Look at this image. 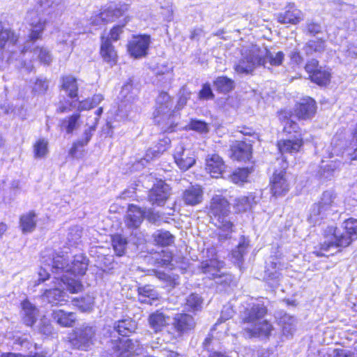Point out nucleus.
Here are the masks:
<instances>
[{"label": "nucleus", "instance_id": "09e8293b", "mask_svg": "<svg viewBox=\"0 0 357 357\" xmlns=\"http://www.w3.org/2000/svg\"><path fill=\"white\" fill-rule=\"evenodd\" d=\"M73 303L82 312H89L93 308L94 298L91 296L86 295L80 298L74 299Z\"/></svg>", "mask_w": 357, "mask_h": 357}, {"label": "nucleus", "instance_id": "2f4dec72", "mask_svg": "<svg viewBox=\"0 0 357 357\" xmlns=\"http://www.w3.org/2000/svg\"><path fill=\"white\" fill-rule=\"evenodd\" d=\"M61 89L71 98L77 96L78 84L77 79L73 75H66L61 78Z\"/></svg>", "mask_w": 357, "mask_h": 357}, {"label": "nucleus", "instance_id": "423d86ee", "mask_svg": "<svg viewBox=\"0 0 357 357\" xmlns=\"http://www.w3.org/2000/svg\"><path fill=\"white\" fill-rule=\"evenodd\" d=\"M37 39H31L29 34L28 40L24 43L23 49L19 53V61L21 68H24L28 73L33 70L32 59L37 57L40 63L49 65L52 61V56L50 52L43 47H33V43Z\"/></svg>", "mask_w": 357, "mask_h": 357}, {"label": "nucleus", "instance_id": "f8f14e48", "mask_svg": "<svg viewBox=\"0 0 357 357\" xmlns=\"http://www.w3.org/2000/svg\"><path fill=\"white\" fill-rule=\"evenodd\" d=\"M110 347L116 357H131L139 355L141 347L137 341H132L128 338H120L111 340Z\"/></svg>", "mask_w": 357, "mask_h": 357}, {"label": "nucleus", "instance_id": "8fccbe9b", "mask_svg": "<svg viewBox=\"0 0 357 357\" xmlns=\"http://www.w3.org/2000/svg\"><path fill=\"white\" fill-rule=\"evenodd\" d=\"M79 114H74L63 119L61 122V127L66 130L67 133H72L73 130L77 129L79 126Z\"/></svg>", "mask_w": 357, "mask_h": 357}, {"label": "nucleus", "instance_id": "f257e3e1", "mask_svg": "<svg viewBox=\"0 0 357 357\" xmlns=\"http://www.w3.org/2000/svg\"><path fill=\"white\" fill-rule=\"evenodd\" d=\"M266 314L267 308L261 303L249 304L243 311L241 312V321L247 324L243 331L246 338H269L274 327L268 320L263 319Z\"/></svg>", "mask_w": 357, "mask_h": 357}, {"label": "nucleus", "instance_id": "72a5a7b5", "mask_svg": "<svg viewBox=\"0 0 357 357\" xmlns=\"http://www.w3.org/2000/svg\"><path fill=\"white\" fill-rule=\"evenodd\" d=\"M259 200V197L252 193L248 196H241L235 199L234 208L238 212L246 211L256 204Z\"/></svg>", "mask_w": 357, "mask_h": 357}, {"label": "nucleus", "instance_id": "c756f323", "mask_svg": "<svg viewBox=\"0 0 357 357\" xmlns=\"http://www.w3.org/2000/svg\"><path fill=\"white\" fill-rule=\"evenodd\" d=\"M171 140L167 137H164L160 139L158 144L153 147L147 150L145 157L143 160L149 162V160L159 157L164 153L169 146Z\"/></svg>", "mask_w": 357, "mask_h": 357}, {"label": "nucleus", "instance_id": "f704fd0d", "mask_svg": "<svg viewBox=\"0 0 357 357\" xmlns=\"http://www.w3.org/2000/svg\"><path fill=\"white\" fill-rule=\"evenodd\" d=\"M169 321V317L160 311H156L149 317L150 327L155 332L160 331L165 327Z\"/></svg>", "mask_w": 357, "mask_h": 357}, {"label": "nucleus", "instance_id": "ddd939ff", "mask_svg": "<svg viewBox=\"0 0 357 357\" xmlns=\"http://www.w3.org/2000/svg\"><path fill=\"white\" fill-rule=\"evenodd\" d=\"M223 266V261H220L216 258H211L202 261L199 268L207 278L221 284L229 280V276L220 271Z\"/></svg>", "mask_w": 357, "mask_h": 357}, {"label": "nucleus", "instance_id": "6e6552de", "mask_svg": "<svg viewBox=\"0 0 357 357\" xmlns=\"http://www.w3.org/2000/svg\"><path fill=\"white\" fill-rule=\"evenodd\" d=\"M50 261L52 262V269L61 271V275L65 274H71L74 276L83 275L89 266V260L82 254L75 255L70 264L68 263V259L66 257L59 254H53L52 260Z\"/></svg>", "mask_w": 357, "mask_h": 357}, {"label": "nucleus", "instance_id": "412c9836", "mask_svg": "<svg viewBox=\"0 0 357 357\" xmlns=\"http://www.w3.org/2000/svg\"><path fill=\"white\" fill-rule=\"evenodd\" d=\"M316 102L311 98H305L297 105L296 114L298 119H308L312 118L316 112Z\"/></svg>", "mask_w": 357, "mask_h": 357}, {"label": "nucleus", "instance_id": "a878e982", "mask_svg": "<svg viewBox=\"0 0 357 357\" xmlns=\"http://www.w3.org/2000/svg\"><path fill=\"white\" fill-rule=\"evenodd\" d=\"M223 160L217 154L208 155L206 159V169L213 177H218L225 170Z\"/></svg>", "mask_w": 357, "mask_h": 357}, {"label": "nucleus", "instance_id": "e2e57ef3", "mask_svg": "<svg viewBox=\"0 0 357 357\" xmlns=\"http://www.w3.org/2000/svg\"><path fill=\"white\" fill-rule=\"evenodd\" d=\"M190 129L201 133L208 132V128L206 123L199 120H192L190 123Z\"/></svg>", "mask_w": 357, "mask_h": 357}, {"label": "nucleus", "instance_id": "473e14b6", "mask_svg": "<svg viewBox=\"0 0 357 357\" xmlns=\"http://www.w3.org/2000/svg\"><path fill=\"white\" fill-rule=\"evenodd\" d=\"M100 54L105 61L111 63H115L117 59V54L109 38L102 37V44L100 47Z\"/></svg>", "mask_w": 357, "mask_h": 357}, {"label": "nucleus", "instance_id": "2eb2a0df", "mask_svg": "<svg viewBox=\"0 0 357 357\" xmlns=\"http://www.w3.org/2000/svg\"><path fill=\"white\" fill-rule=\"evenodd\" d=\"M173 156L177 167L182 171H187L196 162L195 152L181 144L175 148Z\"/></svg>", "mask_w": 357, "mask_h": 357}, {"label": "nucleus", "instance_id": "9b49d317", "mask_svg": "<svg viewBox=\"0 0 357 357\" xmlns=\"http://www.w3.org/2000/svg\"><path fill=\"white\" fill-rule=\"evenodd\" d=\"M96 330L88 325H82L76 328L71 336L70 342L75 349L87 351L95 341Z\"/></svg>", "mask_w": 357, "mask_h": 357}, {"label": "nucleus", "instance_id": "a211bd4d", "mask_svg": "<svg viewBox=\"0 0 357 357\" xmlns=\"http://www.w3.org/2000/svg\"><path fill=\"white\" fill-rule=\"evenodd\" d=\"M281 264L275 257H271L266 264L264 279L271 287H275L278 284L281 276Z\"/></svg>", "mask_w": 357, "mask_h": 357}, {"label": "nucleus", "instance_id": "4be33fe9", "mask_svg": "<svg viewBox=\"0 0 357 357\" xmlns=\"http://www.w3.org/2000/svg\"><path fill=\"white\" fill-rule=\"evenodd\" d=\"M51 317L58 325L64 328L73 327L77 319L75 312L60 309L52 310Z\"/></svg>", "mask_w": 357, "mask_h": 357}, {"label": "nucleus", "instance_id": "4468645a", "mask_svg": "<svg viewBox=\"0 0 357 357\" xmlns=\"http://www.w3.org/2000/svg\"><path fill=\"white\" fill-rule=\"evenodd\" d=\"M151 43V37L149 35H139L132 38L128 43V52L135 59L145 56Z\"/></svg>", "mask_w": 357, "mask_h": 357}, {"label": "nucleus", "instance_id": "5fc2aeb1", "mask_svg": "<svg viewBox=\"0 0 357 357\" xmlns=\"http://www.w3.org/2000/svg\"><path fill=\"white\" fill-rule=\"evenodd\" d=\"M288 113L286 112H282L280 113V118H284V130L286 132L291 133V132H294L296 133V135L300 134L298 132V124L294 122L293 120L289 119L288 116Z\"/></svg>", "mask_w": 357, "mask_h": 357}, {"label": "nucleus", "instance_id": "774afa93", "mask_svg": "<svg viewBox=\"0 0 357 357\" xmlns=\"http://www.w3.org/2000/svg\"><path fill=\"white\" fill-rule=\"evenodd\" d=\"M122 32V26H116L110 31L109 37L107 38H109V40H112L113 41H116L119 39V36Z\"/></svg>", "mask_w": 357, "mask_h": 357}, {"label": "nucleus", "instance_id": "a19ab883", "mask_svg": "<svg viewBox=\"0 0 357 357\" xmlns=\"http://www.w3.org/2000/svg\"><path fill=\"white\" fill-rule=\"evenodd\" d=\"M22 305L24 322L26 326H31L36 321L37 310L29 301H24Z\"/></svg>", "mask_w": 357, "mask_h": 357}, {"label": "nucleus", "instance_id": "c85d7f7f", "mask_svg": "<svg viewBox=\"0 0 357 357\" xmlns=\"http://www.w3.org/2000/svg\"><path fill=\"white\" fill-rule=\"evenodd\" d=\"M18 40V36L0 20V49L14 45Z\"/></svg>", "mask_w": 357, "mask_h": 357}, {"label": "nucleus", "instance_id": "338daca9", "mask_svg": "<svg viewBox=\"0 0 357 357\" xmlns=\"http://www.w3.org/2000/svg\"><path fill=\"white\" fill-rule=\"evenodd\" d=\"M320 66H319V62L316 59H311L309 61L305 66V70L309 73L310 76L317 70L319 69Z\"/></svg>", "mask_w": 357, "mask_h": 357}, {"label": "nucleus", "instance_id": "0eeeda50", "mask_svg": "<svg viewBox=\"0 0 357 357\" xmlns=\"http://www.w3.org/2000/svg\"><path fill=\"white\" fill-rule=\"evenodd\" d=\"M59 287L55 286L54 288L45 289L43 298L46 300L49 303L52 305H61L62 302L66 301V293L61 289L64 287L67 290L72 294L77 293L82 289V284L74 278H68L66 275H61V277L56 278Z\"/></svg>", "mask_w": 357, "mask_h": 357}, {"label": "nucleus", "instance_id": "603ef678", "mask_svg": "<svg viewBox=\"0 0 357 357\" xmlns=\"http://www.w3.org/2000/svg\"><path fill=\"white\" fill-rule=\"evenodd\" d=\"M33 153L36 158H42L48 153V142L45 139H39L33 146Z\"/></svg>", "mask_w": 357, "mask_h": 357}, {"label": "nucleus", "instance_id": "9d476101", "mask_svg": "<svg viewBox=\"0 0 357 357\" xmlns=\"http://www.w3.org/2000/svg\"><path fill=\"white\" fill-rule=\"evenodd\" d=\"M260 66L270 69L269 66H266V62L263 59L261 49L255 46L242 52L241 58L234 66V70L238 74L247 75Z\"/></svg>", "mask_w": 357, "mask_h": 357}, {"label": "nucleus", "instance_id": "37998d69", "mask_svg": "<svg viewBox=\"0 0 357 357\" xmlns=\"http://www.w3.org/2000/svg\"><path fill=\"white\" fill-rule=\"evenodd\" d=\"M249 248V241L243 238L241 239L238 246L236 249L232 251L231 256L234 259V263L238 265L242 264L243 261V257L248 252Z\"/></svg>", "mask_w": 357, "mask_h": 357}, {"label": "nucleus", "instance_id": "4d7b16f0", "mask_svg": "<svg viewBox=\"0 0 357 357\" xmlns=\"http://www.w3.org/2000/svg\"><path fill=\"white\" fill-rule=\"evenodd\" d=\"M340 165V162L331 161L329 163L321 167L320 174L325 178H329L333 176V172L337 169Z\"/></svg>", "mask_w": 357, "mask_h": 357}, {"label": "nucleus", "instance_id": "f3484780", "mask_svg": "<svg viewBox=\"0 0 357 357\" xmlns=\"http://www.w3.org/2000/svg\"><path fill=\"white\" fill-rule=\"evenodd\" d=\"M287 167L286 161L283 162L282 170L278 172L275 171L272 180L271 190L273 196H280L284 195L289 190V183L286 177L284 169Z\"/></svg>", "mask_w": 357, "mask_h": 357}, {"label": "nucleus", "instance_id": "49530a36", "mask_svg": "<svg viewBox=\"0 0 357 357\" xmlns=\"http://www.w3.org/2000/svg\"><path fill=\"white\" fill-rule=\"evenodd\" d=\"M325 40L322 39L310 40L304 46V50L307 54L313 53H321L325 50Z\"/></svg>", "mask_w": 357, "mask_h": 357}, {"label": "nucleus", "instance_id": "a18cd8bd", "mask_svg": "<svg viewBox=\"0 0 357 357\" xmlns=\"http://www.w3.org/2000/svg\"><path fill=\"white\" fill-rule=\"evenodd\" d=\"M154 241L162 246H168L174 241V236L168 231L158 230L153 235Z\"/></svg>", "mask_w": 357, "mask_h": 357}, {"label": "nucleus", "instance_id": "13d9d810", "mask_svg": "<svg viewBox=\"0 0 357 357\" xmlns=\"http://www.w3.org/2000/svg\"><path fill=\"white\" fill-rule=\"evenodd\" d=\"M38 330L40 333L50 336L53 333L54 328L50 320L44 317L40 319Z\"/></svg>", "mask_w": 357, "mask_h": 357}, {"label": "nucleus", "instance_id": "cd10ccee", "mask_svg": "<svg viewBox=\"0 0 357 357\" xmlns=\"http://www.w3.org/2000/svg\"><path fill=\"white\" fill-rule=\"evenodd\" d=\"M174 326L179 333L191 330L195 325L193 317L188 314H177L174 319Z\"/></svg>", "mask_w": 357, "mask_h": 357}, {"label": "nucleus", "instance_id": "6e6d98bb", "mask_svg": "<svg viewBox=\"0 0 357 357\" xmlns=\"http://www.w3.org/2000/svg\"><path fill=\"white\" fill-rule=\"evenodd\" d=\"M249 174L247 168L238 169L230 176L231 181L236 184H241L246 181Z\"/></svg>", "mask_w": 357, "mask_h": 357}, {"label": "nucleus", "instance_id": "aec40b11", "mask_svg": "<svg viewBox=\"0 0 357 357\" xmlns=\"http://www.w3.org/2000/svg\"><path fill=\"white\" fill-rule=\"evenodd\" d=\"M231 157L238 161H247L252 156V146L242 141H236L231 146Z\"/></svg>", "mask_w": 357, "mask_h": 357}, {"label": "nucleus", "instance_id": "e433bc0d", "mask_svg": "<svg viewBox=\"0 0 357 357\" xmlns=\"http://www.w3.org/2000/svg\"><path fill=\"white\" fill-rule=\"evenodd\" d=\"M137 328L135 321L130 319L119 321L115 324L114 329L119 334L123 337L128 336L133 333Z\"/></svg>", "mask_w": 357, "mask_h": 357}, {"label": "nucleus", "instance_id": "c9c22d12", "mask_svg": "<svg viewBox=\"0 0 357 357\" xmlns=\"http://www.w3.org/2000/svg\"><path fill=\"white\" fill-rule=\"evenodd\" d=\"M261 52H263V59L266 62V66L271 67L282 65L284 59V54L282 52H271L266 48L261 50ZM269 70H271V68Z\"/></svg>", "mask_w": 357, "mask_h": 357}, {"label": "nucleus", "instance_id": "6ab92c4d", "mask_svg": "<svg viewBox=\"0 0 357 357\" xmlns=\"http://www.w3.org/2000/svg\"><path fill=\"white\" fill-rule=\"evenodd\" d=\"M303 144V138L301 134H298L295 135L293 137L278 141L277 146L282 155L285 153L294 154L300 151Z\"/></svg>", "mask_w": 357, "mask_h": 357}, {"label": "nucleus", "instance_id": "de8ad7c7", "mask_svg": "<svg viewBox=\"0 0 357 357\" xmlns=\"http://www.w3.org/2000/svg\"><path fill=\"white\" fill-rule=\"evenodd\" d=\"M310 78L312 82L319 85H326L330 81L331 73L328 70L320 67L315 73L310 75Z\"/></svg>", "mask_w": 357, "mask_h": 357}, {"label": "nucleus", "instance_id": "0e129e2a", "mask_svg": "<svg viewBox=\"0 0 357 357\" xmlns=\"http://www.w3.org/2000/svg\"><path fill=\"white\" fill-rule=\"evenodd\" d=\"M48 89V82L47 79L38 78L36 79L33 86V91L38 93H45Z\"/></svg>", "mask_w": 357, "mask_h": 357}, {"label": "nucleus", "instance_id": "f03ea898", "mask_svg": "<svg viewBox=\"0 0 357 357\" xmlns=\"http://www.w3.org/2000/svg\"><path fill=\"white\" fill-rule=\"evenodd\" d=\"M64 8L65 0H38L34 8L29 10L26 16L30 38L40 39L47 23L45 15L51 13H61Z\"/></svg>", "mask_w": 357, "mask_h": 357}, {"label": "nucleus", "instance_id": "3c124183", "mask_svg": "<svg viewBox=\"0 0 357 357\" xmlns=\"http://www.w3.org/2000/svg\"><path fill=\"white\" fill-rule=\"evenodd\" d=\"M203 299L196 294H192L186 298L185 307L188 310L198 311L202 308Z\"/></svg>", "mask_w": 357, "mask_h": 357}, {"label": "nucleus", "instance_id": "b1692460", "mask_svg": "<svg viewBox=\"0 0 357 357\" xmlns=\"http://www.w3.org/2000/svg\"><path fill=\"white\" fill-rule=\"evenodd\" d=\"M128 4H120L119 6H109L106 8L101 10L100 14L103 23L107 24L114 22L116 19L124 15L128 10Z\"/></svg>", "mask_w": 357, "mask_h": 357}, {"label": "nucleus", "instance_id": "c03bdc74", "mask_svg": "<svg viewBox=\"0 0 357 357\" xmlns=\"http://www.w3.org/2000/svg\"><path fill=\"white\" fill-rule=\"evenodd\" d=\"M213 84L217 91L224 93L229 92L234 87V81L225 76L217 77Z\"/></svg>", "mask_w": 357, "mask_h": 357}, {"label": "nucleus", "instance_id": "4c0bfd02", "mask_svg": "<svg viewBox=\"0 0 357 357\" xmlns=\"http://www.w3.org/2000/svg\"><path fill=\"white\" fill-rule=\"evenodd\" d=\"M282 333L287 337H291L296 330V319L294 317L284 314L279 319Z\"/></svg>", "mask_w": 357, "mask_h": 357}, {"label": "nucleus", "instance_id": "69168bd1", "mask_svg": "<svg viewBox=\"0 0 357 357\" xmlns=\"http://www.w3.org/2000/svg\"><path fill=\"white\" fill-rule=\"evenodd\" d=\"M199 96L201 99H211L213 98L214 96L209 84H205L203 85Z\"/></svg>", "mask_w": 357, "mask_h": 357}, {"label": "nucleus", "instance_id": "680f3d73", "mask_svg": "<svg viewBox=\"0 0 357 357\" xmlns=\"http://www.w3.org/2000/svg\"><path fill=\"white\" fill-rule=\"evenodd\" d=\"M82 234V229L78 226H75L70 228L68 239L72 244H77L78 241L81 238Z\"/></svg>", "mask_w": 357, "mask_h": 357}, {"label": "nucleus", "instance_id": "bf43d9fd", "mask_svg": "<svg viewBox=\"0 0 357 357\" xmlns=\"http://www.w3.org/2000/svg\"><path fill=\"white\" fill-rule=\"evenodd\" d=\"M305 31L307 33L311 36H315L322 32L323 26L320 23L315 22L312 20L307 21L305 25Z\"/></svg>", "mask_w": 357, "mask_h": 357}, {"label": "nucleus", "instance_id": "ea45409f", "mask_svg": "<svg viewBox=\"0 0 357 357\" xmlns=\"http://www.w3.org/2000/svg\"><path fill=\"white\" fill-rule=\"evenodd\" d=\"M20 227L24 234L32 232L36 226V215L33 212H29L20 218Z\"/></svg>", "mask_w": 357, "mask_h": 357}, {"label": "nucleus", "instance_id": "7c9ffc66", "mask_svg": "<svg viewBox=\"0 0 357 357\" xmlns=\"http://www.w3.org/2000/svg\"><path fill=\"white\" fill-rule=\"evenodd\" d=\"M144 211L135 205H130L126 215V224L129 227H138L143 220Z\"/></svg>", "mask_w": 357, "mask_h": 357}, {"label": "nucleus", "instance_id": "5701e85b", "mask_svg": "<svg viewBox=\"0 0 357 357\" xmlns=\"http://www.w3.org/2000/svg\"><path fill=\"white\" fill-rule=\"evenodd\" d=\"M287 10L283 13H279L277 15L278 21L281 24H297L303 18L301 10L295 8L294 3H289L287 7Z\"/></svg>", "mask_w": 357, "mask_h": 357}, {"label": "nucleus", "instance_id": "58836bf2", "mask_svg": "<svg viewBox=\"0 0 357 357\" xmlns=\"http://www.w3.org/2000/svg\"><path fill=\"white\" fill-rule=\"evenodd\" d=\"M139 301L142 303L152 305L151 301L158 299V293L151 285H145L138 288Z\"/></svg>", "mask_w": 357, "mask_h": 357}, {"label": "nucleus", "instance_id": "864d4df0", "mask_svg": "<svg viewBox=\"0 0 357 357\" xmlns=\"http://www.w3.org/2000/svg\"><path fill=\"white\" fill-rule=\"evenodd\" d=\"M112 245L116 254L122 256L127 245V241L121 235H115L112 238Z\"/></svg>", "mask_w": 357, "mask_h": 357}, {"label": "nucleus", "instance_id": "dca6fc26", "mask_svg": "<svg viewBox=\"0 0 357 357\" xmlns=\"http://www.w3.org/2000/svg\"><path fill=\"white\" fill-rule=\"evenodd\" d=\"M170 190L169 185L164 181H158L149 191V201L153 205H163L170 195Z\"/></svg>", "mask_w": 357, "mask_h": 357}, {"label": "nucleus", "instance_id": "39448f33", "mask_svg": "<svg viewBox=\"0 0 357 357\" xmlns=\"http://www.w3.org/2000/svg\"><path fill=\"white\" fill-rule=\"evenodd\" d=\"M174 102L166 92L160 93L156 98L155 108L153 116L154 121L161 126L165 132H172L177 125V115L174 110Z\"/></svg>", "mask_w": 357, "mask_h": 357}, {"label": "nucleus", "instance_id": "bb28decb", "mask_svg": "<svg viewBox=\"0 0 357 357\" xmlns=\"http://www.w3.org/2000/svg\"><path fill=\"white\" fill-rule=\"evenodd\" d=\"M102 113V107H99L95 112L94 117L92 118L91 116H89L86 122V126H89V128L84 130L83 138L79 140V143H80L82 147L86 146L91 140V137L93 136V133L96 129V126L98 124L99 117Z\"/></svg>", "mask_w": 357, "mask_h": 357}, {"label": "nucleus", "instance_id": "052dcab7", "mask_svg": "<svg viewBox=\"0 0 357 357\" xmlns=\"http://www.w3.org/2000/svg\"><path fill=\"white\" fill-rule=\"evenodd\" d=\"M155 260L160 266H168L172 260V255L169 252L162 251V253L157 255Z\"/></svg>", "mask_w": 357, "mask_h": 357}, {"label": "nucleus", "instance_id": "7ed1b4c3", "mask_svg": "<svg viewBox=\"0 0 357 357\" xmlns=\"http://www.w3.org/2000/svg\"><path fill=\"white\" fill-rule=\"evenodd\" d=\"M343 225L344 231L342 233L337 231L336 227H328L320 250L314 252L317 257L327 256L326 253L331 250L338 247H347L357 238V219L349 218Z\"/></svg>", "mask_w": 357, "mask_h": 357}, {"label": "nucleus", "instance_id": "1a4fd4ad", "mask_svg": "<svg viewBox=\"0 0 357 357\" xmlns=\"http://www.w3.org/2000/svg\"><path fill=\"white\" fill-rule=\"evenodd\" d=\"M336 194L333 190L323 192L318 203L314 204L310 209L308 221L313 225H319L321 221L333 212L337 206Z\"/></svg>", "mask_w": 357, "mask_h": 357}, {"label": "nucleus", "instance_id": "393cba45", "mask_svg": "<svg viewBox=\"0 0 357 357\" xmlns=\"http://www.w3.org/2000/svg\"><path fill=\"white\" fill-rule=\"evenodd\" d=\"M182 199L184 203L190 206L200 204L203 199V190L200 185H192L183 192Z\"/></svg>", "mask_w": 357, "mask_h": 357}, {"label": "nucleus", "instance_id": "79ce46f5", "mask_svg": "<svg viewBox=\"0 0 357 357\" xmlns=\"http://www.w3.org/2000/svg\"><path fill=\"white\" fill-rule=\"evenodd\" d=\"M52 260V256L46 257L45 256H43L42 258V264L43 266H42L38 272V280L40 282H44L50 277V273L49 271H52L53 273L56 274H61V271H56L52 269V262L50 261Z\"/></svg>", "mask_w": 357, "mask_h": 357}, {"label": "nucleus", "instance_id": "20e7f679", "mask_svg": "<svg viewBox=\"0 0 357 357\" xmlns=\"http://www.w3.org/2000/svg\"><path fill=\"white\" fill-rule=\"evenodd\" d=\"M212 222L220 229L219 238L227 239L234 231V225L229 217V203L222 195H215L211 201L209 210Z\"/></svg>", "mask_w": 357, "mask_h": 357}]
</instances>
